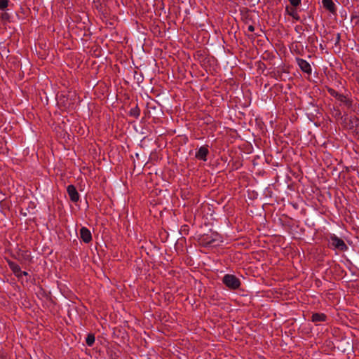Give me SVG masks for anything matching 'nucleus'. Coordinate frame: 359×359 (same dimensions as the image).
I'll use <instances>...</instances> for the list:
<instances>
[{"label":"nucleus","mask_w":359,"mask_h":359,"mask_svg":"<svg viewBox=\"0 0 359 359\" xmlns=\"http://www.w3.org/2000/svg\"><path fill=\"white\" fill-rule=\"evenodd\" d=\"M223 282L231 289H237L240 286V280L233 275H225L223 278Z\"/></svg>","instance_id":"1"},{"label":"nucleus","mask_w":359,"mask_h":359,"mask_svg":"<svg viewBox=\"0 0 359 359\" xmlns=\"http://www.w3.org/2000/svg\"><path fill=\"white\" fill-rule=\"evenodd\" d=\"M330 243L335 248L341 251H344L347 248L346 245L344 241L335 236L331 237Z\"/></svg>","instance_id":"2"},{"label":"nucleus","mask_w":359,"mask_h":359,"mask_svg":"<svg viewBox=\"0 0 359 359\" xmlns=\"http://www.w3.org/2000/svg\"><path fill=\"white\" fill-rule=\"evenodd\" d=\"M67 191L72 201L76 202L79 201V195L74 186L69 185Z\"/></svg>","instance_id":"3"},{"label":"nucleus","mask_w":359,"mask_h":359,"mask_svg":"<svg viewBox=\"0 0 359 359\" xmlns=\"http://www.w3.org/2000/svg\"><path fill=\"white\" fill-rule=\"evenodd\" d=\"M297 62L299 68L303 72H304L305 73H307V74L311 73V67L307 61H306L305 60H303V59L298 58V59H297Z\"/></svg>","instance_id":"4"},{"label":"nucleus","mask_w":359,"mask_h":359,"mask_svg":"<svg viewBox=\"0 0 359 359\" xmlns=\"http://www.w3.org/2000/svg\"><path fill=\"white\" fill-rule=\"evenodd\" d=\"M80 236L81 239L86 243L92 240L91 233L86 227H82L80 229Z\"/></svg>","instance_id":"5"},{"label":"nucleus","mask_w":359,"mask_h":359,"mask_svg":"<svg viewBox=\"0 0 359 359\" xmlns=\"http://www.w3.org/2000/svg\"><path fill=\"white\" fill-rule=\"evenodd\" d=\"M208 154V149L207 147H201L196 153V157L198 159H201L204 161L207 160L206 156Z\"/></svg>","instance_id":"6"},{"label":"nucleus","mask_w":359,"mask_h":359,"mask_svg":"<svg viewBox=\"0 0 359 359\" xmlns=\"http://www.w3.org/2000/svg\"><path fill=\"white\" fill-rule=\"evenodd\" d=\"M323 6L332 13H334L335 5L332 0H323L322 1Z\"/></svg>","instance_id":"7"},{"label":"nucleus","mask_w":359,"mask_h":359,"mask_svg":"<svg viewBox=\"0 0 359 359\" xmlns=\"http://www.w3.org/2000/svg\"><path fill=\"white\" fill-rule=\"evenodd\" d=\"M8 265L13 272L18 277L22 276V271L20 269V267L15 262H9Z\"/></svg>","instance_id":"8"},{"label":"nucleus","mask_w":359,"mask_h":359,"mask_svg":"<svg viewBox=\"0 0 359 359\" xmlns=\"http://www.w3.org/2000/svg\"><path fill=\"white\" fill-rule=\"evenodd\" d=\"M326 316L323 313H314L312 315V321L315 323L325 321Z\"/></svg>","instance_id":"9"},{"label":"nucleus","mask_w":359,"mask_h":359,"mask_svg":"<svg viewBox=\"0 0 359 359\" xmlns=\"http://www.w3.org/2000/svg\"><path fill=\"white\" fill-rule=\"evenodd\" d=\"M286 12L287 13L288 15L292 16L296 20H299V14L297 13V11L295 8H290L287 7Z\"/></svg>","instance_id":"10"},{"label":"nucleus","mask_w":359,"mask_h":359,"mask_svg":"<svg viewBox=\"0 0 359 359\" xmlns=\"http://www.w3.org/2000/svg\"><path fill=\"white\" fill-rule=\"evenodd\" d=\"M337 100H338L341 103H343V104H345V105H346V106H349V105L351 104L350 100H349L347 97H346V96H344V95H341V94H340L339 95H338V97H337Z\"/></svg>","instance_id":"11"},{"label":"nucleus","mask_w":359,"mask_h":359,"mask_svg":"<svg viewBox=\"0 0 359 359\" xmlns=\"http://www.w3.org/2000/svg\"><path fill=\"white\" fill-rule=\"evenodd\" d=\"M86 341L89 346H91L95 342V336L93 334H88Z\"/></svg>","instance_id":"12"},{"label":"nucleus","mask_w":359,"mask_h":359,"mask_svg":"<svg viewBox=\"0 0 359 359\" xmlns=\"http://www.w3.org/2000/svg\"><path fill=\"white\" fill-rule=\"evenodd\" d=\"M8 0H0V9H4L8 6Z\"/></svg>","instance_id":"13"},{"label":"nucleus","mask_w":359,"mask_h":359,"mask_svg":"<svg viewBox=\"0 0 359 359\" xmlns=\"http://www.w3.org/2000/svg\"><path fill=\"white\" fill-rule=\"evenodd\" d=\"M289 1L293 6H297L301 3V0H289Z\"/></svg>","instance_id":"14"},{"label":"nucleus","mask_w":359,"mask_h":359,"mask_svg":"<svg viewBox=\"0 0 359 359\" xmlns=\"http://www.w3.org/2000/svg\"><path fill=\"white\" fill-rule=\"evenodd\" d=\"M329 91H330V94H331L333 97H336V98L338 97V95H340L339 93H338L337 91H335V90H333V89H330Z\"/></svg>","instance_id":"15"},{"label":"nucleus","mask_w":359,"mask_h":359,"mask_svg":"<svg viewBox=\"0 0 359 359\" xmlns=\"http://www.w3.org/2000/svg\"><path fill=\"white\" fill-rule=\"evenodd\" d=\"M248 29L250 32H253L255 28H254V27L252 25H249L248 27Z\"/></svg>","instance_id":"16"},{"label":"nucleus","mask_w":359,"mask_h":359,"mask_svg":"<svg viewBox=\"0 0 359 359\" xmlns=\"http://www.w3.org/2000/svg\"><path fill=\"white\" fill-rule=\"evenodd\" d=\"M24 275V276H27V273L26 271H22V276Z\"/></svg>","instance_id":"17"}]
</instances>
